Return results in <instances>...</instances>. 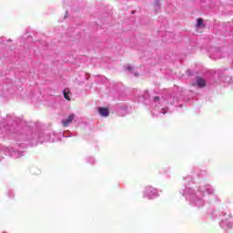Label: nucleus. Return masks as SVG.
<instances>
[{
	"label": "nucleus",
	"mask_w": 233,
	"mask_h": 233,
	"mask_svg": "<svg viewBox=\"0 0 233 233\" xmlns=\"http://www.w3.org/2000/svg\"><path fill=\"white\" fill-rule=\"evenodd\" d=\"M205 192L212 196V194H214V188L210 185H206L204 187L200 188L199 191L196 192L190 187H186L182 192V196H184L188 202L192 203V205L203 207V205H205V200H203ZM202 196L203 198H201Z\"/></svg>",
	"instance_id": "obj_1"
},
{
	"label": "nucleus",
	"mask_w": 233,
	"mask_h": 233,
	"mask_svg": "<svg viewBox=\"0 0 233 233\" xmlns=\"http://www.w3.org/2000/svg\"><path fill=\"white\" fill-rule=\"evenodd\" d=\"M159 196V190L153 187L147 186L144 190V198L147 199H156Z\"/></svg>",
	"instance_id": "obj_2"
},
{
	"label": "nucleus",
	"mask_w": 233,
	"mask_h": 233,
	"mask_svg": "<svg viewBox=\"0 0 233 233\" xmlns=\"http://www.w3.org/2000/svg\"><path fill=\"white\" fill-rule=\"evenodd\" d=\"M220 226L222 227V228H232L233 227V218L232 215H228V218L222 220L220 222Z\"/></svg>",
	"instance_id": "obj_3"
},
{
	"label": "nucleus",
	"mask_w": 233,
	"mask_h": 233,
	"mask_svg": "<svg viewBox=\"0 0 233 233\" xmlns=\"http://www.w3.org/2000/svg\"><path fill=\"white\" fill-rule=\"evenodd\" d=\"M172 99V96H169V98H158V96H155L154 97V102L155 103H161V105H165V103H167V105H174V100H170Z\"/></svg>",
	"instance_id": "obj_4"
},
{
	"label": "nucleus",
	"mask_w": 233,
	"mask_h": 233,
	"mask_svg": "<svg viewBox=\"0 0 233 233\" xmlns=\"http://www.w3.org/2000/svg\"><path fill=\"white\" fill-rule=\"evenodd\" d=\"M74 119H76V115L74 114L69 115L67 117L62 120L63 127H68L69 125H72Z\"/></svg>",
	"instance_id": "obj_5"
},
{
	"label": "nucleus",
	"mask_w": 233,
	"mask_h": 233,
	"mask_svg": "<svg viewBox=\"0 0 233 233\" xmlns=\"http://www.w3.org/2000/svg\"><path fill=\"white\" fill-rule=\"evenodd\" d=\"M98 114L101 117H108L110 111L106 107H98Z\"/></svg>",
	"instance_id": "obj_6"
},
{
	"label": "nucleus",
	"mask_w": 233,
	"mask_h": 233,
	"mask_svg": "<svg viewBox=\"0 0 233 233\" xmlns=\"http://www.w3.org/2000/svg\"><path fill=\"white\" fill-rule=\"evenodd\" d=\"M8 152L10 153V156L12 157H21V156H23V153L19 152V151H14L13 148H7Z\"/></svg>",
	"instance_id": "obj_7"
},
{
	"label": "nucleus",
	"mask_w": 233,
	"mask_h": 233,
	"mask_svg": "<svg viewBox=\"0 0 233 233\" xmlns=\"http://www.w3.org/2000/svg\"><path fill=\"white\" fill-rule=\"evenodd\" d=\"M197 85L199 88H203L207 86V82L202 77H197Z\"/></svg>",
	"instance_id": "obj_8"
},
{
	"label": "nucleus",
	"mask_w": 233,
	"mask_h": 233,
	"mask_svg": "<svg viewBox=\"0 0 233 233\" xmlns=\"http://www.w3.org/2000/svg\"><path fill=\"white\" fill-rule=\"evenodd\" d=\"M197 28H205V24L203 23L202 18L197 20Z\"/></svg>",
	"instance_id": "obj_9"
},
{
	"label": "nucleus",
	"mask_w": 233,
	"mask_h": 233,
	"mask_svg": "<svg viewBox=\"0 0 233 233\" xmlns=\"http://www.w3.org/2000/svg\"><path fill=\"white\" fill-rule=\"evenodd\" d=\"M126 70H127L128 72H134V67L127 64L126 66Z\"/></svg>",
	"instance_id": "obj_10"
},
{
	"label": "nucleus",
	"mask_w": 233,
	"mask_h": 233,
	"mask_svg": "<svg viewBox=\"0 0 233 233\" xmlns=\"http://www.w3.org/2000/svg\"><path fill=\"white\" fill-rule=\"evenodd\" d=\"M64 97L67 99V101H70V96L66 93V89L64 90Z\"/></svg>",
	"instance_id": "obj_11"
},
{
	"label": "nucleus",
	"mask_w": 233,
	"mask_h": 233,
	"mask_svg": "<svg viewBox=\"0 0 233 233\" xmlns=\"http://www.w3.org/2000/svg\"><path fill=\"white\" fill-rule=\"evenodd\" d=\"M168 112V108L163 107L162 108V114H167Z\"/></svg>",
	"instance_id": "obj_12"
},
{
	"label": "nucleus",
	"mask_w": 233,
	"mask_h": 233,
	"mask_svg": "<svg viewBox=\"0 0 233 233\" xmlns=\"http://www.w3.org/2000/svg\"><path fill=\"white\" fill-rule=\"evenodd\" d=\"M156 5H159V0H156Z\"/></svg>",
	"instance_id": "obj_13"
},
{
	"label": "nucleus",
	"mask_w": 233,
	"mask_h": 233,
	"mask_svg": "<svg viewBox=\"0 0 233 233\" xmlns=\"http://www.w3.org/2000/svg\"><path fill=\"white\" fill-rule=\"evenodd\" d=\"M64 137H66V136L65 135V133H64Z\"/></svg>",
	"instance_id": "obj_14"
}]
</instances>
